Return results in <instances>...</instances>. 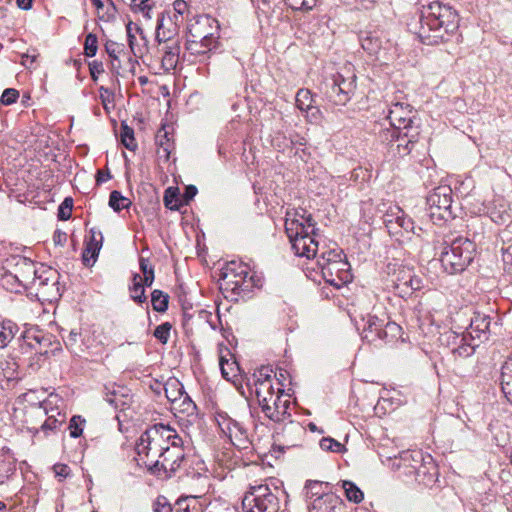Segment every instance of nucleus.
Segmentation results:
<instances>
[{
    "mask_svg": "<svg viewBox=\"0 0 512 512\" xmlns=\"http://www.w3.org/2000/svg\"><path fill=\"white\" fill-rule=\"evenodd\" d=\"M459 16L456 10L440 1L431 2L420 19L419 37L427 45L446 42L458 30Z\"/></svg>",
    "mask_w": 512,
    "mask_h": 512,
    "instance_id": "obj_1",
    "label": "nucleus"
},
{
    "mask_svg": "<svg viewBox=\"0 0 512 512\" xmlns=\"http://www.w3.org/2000/svg\"><path fill=\"white\" fill-rule=\"evenodd\" d=\"M387 118L393 130L384 134L385 140H388L390 135L391 141L396 139L398 142V149L403 146L409 153L419 136V126L414 125L415 115L411 105L407 102H393L389 107Z\"/></svg>",
    "mask_w": 512,
    "mask_h": 512,
    "instance_id": "obj_2",
    "label": "nucleus"
},
{
    "mask_svg": "<svg viewBox=\"0 0 512 512\" xmlns=\"http://www.w3.org/2000/svg\"><path fill=\"white\" fill-rule=\"evenodd\" d=\"M314 226L311 215L306 218L301 216V220L286 218L285 231L297 256L307 259L316 257L318 242L312 236L315 235Z\"/></svg>",
    "mask_w": 512,
    "mask_h": 512,
    "instance_id": "obj_3",
    "label": "nucleus"
},
{
    "mask_svg": "<svg viewBox=\"0 0 512 512\" xmlns=\"http://www.w3.org/2000/svg\"><path fill=\"white\" fill-rule=\"evenodd\" d=\"M220 279L222 289L240 297L248 296L259 281L247 264L235 260L222 268Z\"/></svg>",
    "mask_w": 512,
    "mask_h": 512,
    "instance_id": "obj_4",
    "label": "nucleus"
},
{
    "mask_svg": "<svg viewBox=\"0 0 512 512\" xmlns=\"http://www.w3.org/2000/svg\"><path fill=\"white\" fill-rule=\"evenodd\" d=\"M317 265L326 283L341 288L351 282L350 264L339 249H328L317 258Z\"/></svg>",
    "mask_w": 512,
    "mask_h": 512,
    "instance_id": "obj_5",
    "label": "nucleus"
},
{
    "mask_svg": "<svg viewBox=\"0 0 512 512\" xmlns=\"http://www.w3.org/2000/svg\"><path fill=\"white\" fill-rule=\"evenodd\" d=\"M475 251V243L470 239L455 238L441 252L440 262L444 271L450 275L463 272L472 262Z\"/></svg>",
    "mask_w": 512,
    "mask_h": 512,
    "instance_id": "obj_6",
    "label": "nucleus"
},
{
    "mask_svg": "<svg viewBox=\"0 0 512 512\" xmlns=\"http://www.w3.org/2000/svg\"><path fill=\"white\" fill-rule=\"evenodd\" d=\"M453 192L449 185L435 187L426 197L428 212L426 215L434 223L453 219L456 215L452 207Z\"/></svg>",
    "mask_w": 512,
    "mask_h": 512,
    "instance_id": "obj_7",
    "label": "nucleus"
},
{
    "mask_svg": "<svg viewBox=\"0 0 512 512\" xmlns=\"http://www.w3.org/2000/svg\"><path fill=\"white\" fill-rule=\"evenodd\" d=\"M160 423L147 428L136 442L135 450L139 460L149 470L157 465V458L161 455L162 436L159 433Z\"/></svg>",
    "mask_w": 512,
    "mask_h": 512,
    "instance_id": "obj_8",
    "label": "nucleus"
},
{
    "mask_svg": "<svg viewBox=\"0 0 512 512\" xmlns=\"http://www.w3.org/2000/svg\"><path fill=\"white\" fill-rule=\"evenodd\" d=\"M356 89V75L347 70L344 73H336L324 84V94L329 102L334 105H346Z\"/></svg>",
    "mask_w": 512,
    "mask_h": 512,
    "instance_id": "obj_9",
    "label": "nucleus"
},
{
    "mask_svg": "<svg viewBox=\"0 0 512 512\" xmlns=\"http://www.w3.org/2000/svg\"><path fill=\"white\" fill-rule=\"evenodd\" d=\"M243 512H279V498L267 485L251 487L242 499Z\"/></svg>",
    "mask_w": 512,
    "mask_h": 512,
    "instance_id": "obj_10",
    "label": "nucleus"
},
{
    "mask_svg": "<svg viewBox=\"0 0 512 512\" xmlns=\"http://www.w3.org/2000/svg\"><path fill=\"white\" fill-rule=\"evenodd\" d=\"M215 420L222 433L230 439L234 446L240 449L248 447L250 443L248 430L241 422L233 419L225 411H217Z\"/></svg>",
    "mask_w": 512,
    "mask_h": 512,
    "instance_id": "obj_11",
    "label": "nucleus"
},
{
    "mask_svg": "<svg viewBox=\"0 0 512 512\" xmlns=\"http://www.w3.org/2000/svg\"><path fill=\"white\" fill-rule=\"evenodd\" d=\"M185 461V451L182 445H173L170 449L162 452L157 458V465L151 466L149 472L159 477H172Z\"/></svg>",
    "mask_w": 512,
    "mask_h": 512,
    "instance_id": "obj_12",
    "label": "nucleus"
},
{
    "mask_svg": "<svg viewBox=\"0 0 512 512\" xmlns=\"http://www.w3.org/2000/svg\"><path fill=\"white\" fill-rule=\"evenodd\" d=\"M277 385L275 393L258 403L264 415L273 422L284 421L287 416H290L288 413L290 407L289 395H285L286 398L284 399L283 385L280 383H277Z\"/></svg>",
    "mask_w": 512,
    "mask_h": 512,
    "instance_id": "obj_13",
    "label": "nucleus"
},
{
    "mask_svg": "<svg viewBox=\"0 0 512 512\" xmlns=\"http://www.w3.org/2000/svg\"><path fill=\"white\" fill-rule=\"evenodd\" d=\"M4 265L26 288H28L29 285L36 284V276L39 270L36 269L35 263L32 260L19 255H13L6 259Z\"/></svg>",
    "mask_w": 512,
    "mask_h": 512,
    "instance_id": "obj_14",
    "label": "nucleus"
},
{
    "mask_svg": "<svg viewBox=\"0 0 512 512\" xmlns=\"http://www.w3.org/2000/svg\"><path fill=\"white\" fill-rule=\"evenodd\" d=\"M391 282L395 294L401 298H406L421 288V279L418 278L411 269L405 267H401L395 271Z\"/></svg>",
    "mask_w": 512,
    "mask_h": 512,
    "instance_id": "obj_15",
    "label": "nucleus"
},
{
    "mask_svg": "<svg viewBox=\"0 0 512 512\" xmlns=\"http://www.w3.org/2000/svg\"><path fill=\"white\" fill-rule=\"evenodd\" d=\"M276 376L273 369L269 366H263L257 369L253 375L251 380L252 385L254 387L253 391L256 395L258 403L260 400H265L271 394L277 391V388H274L273 377Z\"/></svg>",
    "mask_w": 512,
    "mask_h": 512,
    "instance_id": "obj_16",
    "label": "nucleus"
},
{
    "mask_svg": "<svg viewBox=\"0 0 512 512\" xmlns=\"http://www.w3.org/2000/svg\"><path fill=\"white\" fill-rule=\"evenodd\" d=\"M37 293L45 300L52 302L60 297L57 272L51 268L42 267L37 273Z\"/></svg>",
    "mask_w": 512,
    "mask_h": 512,
    "instance_id": "obj_17",
    "label": "nucleus"
},
{
    "mask_svg": "<svg viewBox=\"0 0 512 512\" xmlns=\"http://www.w3.org/2000/svg\"><path fill=\"white\" fill-rule=\"evenodd\" d=\"M178 35V16L173 19L171 10L160 14L157 19V27L155 40L157 44L179 43L176 36Z\"/></svg>",
    "mask_w": 512,
    "mask_h": 512,
    "instance_id": "obj_18",
    "label": "nucleus"
},
{
    "mask_svg": "<svg viewBox=\"0 0 512 512\" xmlns=\"http://www.w3.org/2000/svg\"><path fill=\"white\" fill-rule=\"evenodd\" d=\"M188 35L195 39L204 40L216 37V41H219V23L218 21L209 16L204 15L198 17L194 23L190 24L188 29Z\"/></svg>",
    "mask_w": 512,
    "mask_h": 512,
    "instance_id": "obj_19",
    "label": "nucleus"
},
{
    "mask_svg": "<svg viewBox=\"0 0 512 512\" xmlns=\"http://www.w3.org/2000/svg\"><path fill=\"white\" fill-rule=\"evenodd\" d=\"M56 417L54 414H48L47 407L45 403H41L39 406L32 407L30 411L27 412L26 422L29 423L33 419L41 421L40 429L44 432L53 431L58 428L65 420V415H62L60 412H57Z\"/></svg>",
    "mask_w": 512,
    "mask_h": 512,
    "instance_id": "obj_20",
    "label": "nucleus"
},
{
    "mask_svg": "<svg viewBox=\"0 0 512 512\" xmlns=\"http://www.w3.org/2000/svg\"><path fill=\"white\" fill-rule=\"evenodd\" d=\"M219 46L220 41H216L215 36L199 40L188 35L185 43V48L189 54L200 57V62H206L210 58V55L217 50Z\"/></svg>",
    "mask_w": 512,
    "mask_h": 512,
    "instance_id": "obj_21",
    "label": "nucleus"
},
{
    "mask_svg": "<svg viewBox=\"0 0 512 512\" xmlns=\"http://www.w3.org/2000/svg\"><path fill=\"white\" fill-rule=\"evenodd\" d=\"M179 53V43L157 44L154 51V57L158 62H160L163 71L169 72L177 67Z\"/></svg>",
    "mask_w": 512,
    "mask_h": 512,
    "instance_id": "obj_22",
    "label": "nucleus"
},
{
    "mask_svg": "<svg viewBox=\"0 0 512 512\" xmlns=\"http://www.w3.org/2000/svg\"><path fill=\"white\" fill-rule=\"evenodd\" d=\"M490 317L481 314L479 312L474 313V316L471 318L470 325L467 329V336L475 341L476 339L482 341V339H487V333L490 327Z\"/></svg>",
    "mask_w": 512,
    "mask_h": 512,
    "instance_id": "obj_23",
    "label": "nucleus"
},
{
    "mask_svg": "<svg viewBox=\"0 0 512 512\" xmlns=\"http://www.w3.org/2000/svg\"><path fill=\"white\" fill-rule=\"evenodd\" d=\"M50 344V337L40 331H27L23 335L22 349L28 347L36 354H47V347Z\"/></svg>",
    "mask_w": 512,
    "mask_h": 512,
    "instance_id": "obj_24",
    "label": "nucleus"
},
{
    "mask_svg": "<svg viewBox=\"0 0 512 512\" xmlns=\"http://www.w3.org/2000/svg\"><path fill=\"white\" fill-rule=\"evenodd\" d=\"M343 506L342 499L331 491L323 497L315 498L312 502V509L315 512H341Z\"/></svg>",
    "mask_w": 512,
    "mask_h": 512,
    "instance_id": "obj_25",
    "label": "nucleus"
},
{
    "mask_svg": "<svg viewBox=\"0 0 512 512\" xmlns=\"http://www.w3.org/2000/svg\"><path fill=\"white\" fill-rule=\"evenodd\" d=\"M160 435L162 436L161 443V452H165L166 450L173 447V445H182L183 440L177 433V431L169 425H164L160 423Z\"/></svg>",
    "mask_w": 512,
    "mask_h": 512,
    "instance_id": "obj_26",
    "label": "nucleus"
},
{
    "mask_svg": "<svg viewBox=\"0 0 512 512\" xmlns=\"http://www.w3.org/2000/svg\"><path fill=\"white\" fill-rule=\"evenodd\" d=\"M4 273L1 275L0 284L1 286L12 293H21L26 289L25 285L16 279L15 275L3 266Z\"/></svg>",
    "mask_w": 512,
    "mask_h": 512,
    "instance_id": "obj_27",
    "label": "nucleus"
},
{
    "mask_svg": "<svg viewBox=\"0 0 512 512\" xmlns=\"http://www.w3.org/2000/svg\"><path fill=\"white\" fill-rule=\"evenodd\" d=\"M64 343L66 347L75 355H79L84 352L87 346L84 344L82 335L77 329L69 331L68 335L64 337Z\"/></svg>",
    "mask_w": 512,
    "mask_h": 512,
    "instance_id": "obj_28",
    "label": "nucleus"
},
{
    "mask_svg": "<svg viewBox=\"0 0 512 512\" xmlns=\"http://www.w3.org/2000/svg\"><path fill=\"white\" fill-rule=\"evenodd\" d=\"M155 140L158 146L157 153L165 159H169L173 143L171 142L169 133L164 126L158 130Z\"/></svg>",
    "mask_w": 512,
    "mask_h": 512,
    "instance_id": "obj_29",
    "label": "nucleus"
},
{
    "mask_svg": "<svg viewBox=\"0 0 512 512\" xmlns=\"http://www.w3.org/2000/svg\"><path fill=\"white\" fill-rule=\"evenodd\" d=\"M306 496L310 499L323 497L330 492V484L316 480H308L305 484Z\"/></svg>",
    "mask_w": 512,
    "mask_h": 512,
    "instance_id": "obj_30",
    "label": "nucleus"
},
{
    "mask_svg": "<svg viewBox=\"0 0 512 512\" xmlns=\"http://www.w3.org/2000/svg\"><path fill=\"white\" fill-rule=\"evenodd\" d=\"M18 332V326L11 320L0 322V348H5Z\"/></svg>",
    "mask_w": 512,
    "mask_h": 512,
    "instance_id": "obj_31",
    "label": "nucleus"
},
{
    "mask_svg": "<svg viewBox=\"0 0 512 512\" xmlns=\"http://www.w3.org/2000/svg\"><path fill=\"white\" fill-rule=\"evenodd\" d=\"M105 401L113 406L115 409H119L126 404L124 394L121 392L123 388L112 386L111 388L105 387Z\"/></svg>",
    "mask_w": 512,
    "mask_h": 512,
    "instance_id": "obj_32",
    "label": "nucleus"
},
{
    "mask_svg": "<svg viewBox=\"0 0 512 512\" xmlns=\"http://www.w3.org/2000/svg\"><path fill=\"white\" fill-rule=\"evenodd\" d=\"M386 317H379L377 315H368L366 324L364 327V332L373 334L372 340L380 338V332L385 324Z\"/></svg>",
    "mask_w": 512,
    "mask_h": 512,
    "instance_id": "obj_33",
    "label": "nucleus"
},
{
    "mask_svg": "<svg viewBox=\"0 0 512 512\" xmlns=\"http://www.w3.org/2000/svg\"><path fill=\"white\" fill-rule=\"evenodd\" d=\"M401 326H399L397 323L392 322L388 319V317L385 318V324L382 328V331L380 332V340L391 342L394 339H397L401 334Z\"/></svg>",
    "mask_w": 512,
    "mask_h": 512,
    "instance_id": "obj_34",
    "label": "nucleus"
},
{
    "mask_svg": "<svg viewBox=\"0 0 512 512\" xmlns=\"http://www.w3.org/2000/svg\"><path fill=\"white\" fill-rule=\"evenodd\" d=\"M219 365L222 376L227 380L236 377L239 372V365L234 359H226L224 356H221Z\"/></svg>",
    "mask_w": 512,
    "mask_h": 512,
    "instance_id": "obj_35",
    "label": "nucleus"
},
{
    "mask_svg": "<svg viewBox=\"0 0 512 512\" xmlns=\"http://www.w3.org/2000/svg\"><path fill=\"white\" fill-rule=\"evenodd\" d=\"M342 488L345 491L346 498L353 503H360L364 499V494L359 487L348 480L342 481Z\"/></svg>",
    "mask_w": 512,
    "mask_h": 512,
    "instance_id": "obj_36",
    "label": "nucleus"
},
{
    "mask_svg": "<svg viewBox=\"0 0 512 512\" xmlns=\"http://www.w3.org/2000/svg\"><path fill=\"white\" fill-rule=\"evenodd\" d=\"M169 296L161 290H154L151 293V304L155 311L165 312L168 309Z\"/></svg>",
    "mask_w": 512,
    "mask_h": 512,
    "instance_id": "obj_37",
    "label": "nucleus"
},
{
    "mask_svg": "<svg viewBox=\"0 0 512 512\" xmlns=\"http://www.w3.org/2000/svg\"><path fill=\"white\" fill-rule=\"evenodd\" d=\"M467 337L466 333L459 334L454 331H448L441 336V341L451 349V352H454L455 346L457 347L462 342H465Z\"/></svg>",
    "mask_w": 512,
    "mask_h": 512,
    "instance_id": "obj_38",
    "label": "nucleus"
},
{
    "mask_svg": "<svg viewBox=\"0 0 512 512\" xmlns=\"http://www.w3.org/2000/svg\"><path fill=\"white\" fill-rule=\"evenodd\" d=\"M183 392V386L177 380L168 382L165 386V395L172 404H177L181 400Z\"/></svg>",
    "mask_w": 512,
    "mask_h": 512,
    "instance_id": "obj_39",
    "label": "nucleus"
},
{
    "mask_svg": "<svg viewBox=\"0 0 512 512\" xmlns=\"http://www.w3.org/2000/svg\"><path fill=\"white\" fill-rule=\"evenodd\" d=\"M131 205V201L124 197L121 192L114 190L109 196V206L115 211L120 212L123 209L128 208Z\"/></svg>",
    "mask_w": 512,
    "mask_h": 512,
    "instance_id": "obj_40",
    "label": "nucleus"
},
{
    "mask_svg": "<svg viewBox=\"0 0 512 512\" xmlns=\"http://www.w3.org/2000/svg\"><path fill=\"white\" fill-rule=\"evenodd\" d=\"M139 268L141 272L143 273V282L146 285V287H151L154 279V267L150 264V261L148 258L140 257L139 259Z\"/></svg>",
    "mask_w": 512,
    "mask_h": 512,
    "instance_id": "obj_41",
    "label": "nucleus"
},
{
    "mask_svg": "<svg viewBox=\"0 0 512 512\" xmlns=\"http://www.w3.org/2000/svg\"><path fill=\"white\" fill-rule=\"evenodd\" d=\"M173 512H199L195 497L178 499L173 505Z\"/></svg>",
    "mask_w": 512,
    "mask_h": 512,
    "instance_id": "obj_42",
    "label": "nucleus"
},
{
    "mask_svg": "<svg viewBox=\"0 0 512 512\" xmlns=\"http://www.w3.org/2000/svg\"><path fill=\"white\" fill-rule=\"evenodd\" d=\"M296 106L299 110L304 111L313 105V96L309 89H299L296 94Z\"/></svg>",
    "mask_w": 512,
    "mask_h": 512,
    "instance_id": "obj_43",
    "label": "nucleus"
},
{
    "mask_svg": "<svg viewBox=\"0 0 512 512\" xmlns=\"http://www.w3.org/2000/svg\"><path fill=\"white\" fill-rule=\"evenodd\" d=\"M121 142L129 149L134 151L137 148V143L134 138V130L124 122L121 124Z\"/></svg>",
    "mask_w": 512,
    "mask_h": 512,
    "instance_id": "obj_44",
    "label": "nucleus"
},
{
    "mask_svg": "<svg viewBox=\"0 0 512 512\" xmlns=\"http://www.w3.org/2000/svg\"><path fill=\"white\" fill-rule=\"evenodd\" d=\"M361 46L369 54H376L381 48V40L371 34L361 38Z\"/></svg>",
    "mask_w": 512,
    "mask_h": 512,
    "instance_id": "obj_45",
    "label": "nucleus"
},
{
    "mask_svg": "<svg viewBox=\"0 0 512 512\" xmlns=\"http://www.w3.org/2000/svg\"><path fill=\"white\" fill-rule=\"evenodd\" d=\"M476 346H478V344L467 337L465 342H462L457 347L455 346L454 352L452 353L458 357L466 358L474 353Z\"/></svg>",
    "mask_w": 512,
    "mask_h": 512,
    "instance_id": "obj_46",
    "label": "nucleus"
},
{
    "mask_svg": "<svg viewBox=\"0 0 512 512\" xmlns=\"http://www.w3.org/2000/svg\"><path fill=\"white\" fill-rule=\"evenodd\" d=\"M174 409H178L180 412L185 413L187 415L193 414L196 410V405L189 397V395L184 391L181 395V400L177 404H173Z\"/></svg>",
    "mask_w": 512,
    "mask_h": 512,
    "instance_id": "obj_47",
    "label": "nucleus"
},
{
    "mask_svg": "<svg viewBox=\"0 0 512 512\" xmlns=\"http://www.w3.org/2000/svg\"><path fill=\"white\" fill-rule=\"evenodd\" d=\"M145 284H131L129 286V292L131 299L137 304H143L147 302V296L145 294Z\"/></svg>",
    "mask_w": 512,
    "mask_h": 512,
    "instance_id": "obj_48",
    "label": "nucleus"
},
{
    "mask_svg": "<svg viewBox=\"0 0 512 512\" xmlns=\"http://www.w3.org/2000/svg\"><path fill=\"white\" fill-rule=\"evenodd\" d=\"M152 0H132L131 8L134 12H141L144 17L151 18V11L153 8Z\"/></svg>",
    "mask_w": 512,
    "mask_h": 512,
    "instance_id": "obj_49",
    "label": "nucleus"
},
{
    "mask_svg": "<svg viewBox=\"0 0 512 512\" xmlns=\"http://www.w3.org/2000/svg\"><path fill=\"white\" fill-rule=\"evenodd\" d=\"M400 458L405 465L414 468L417 474L420 472V468L417 469L416 465L413 464L419 463L422 460V453L420 451H404L401 453Z\"/></svg>",
    "mask_w": 512,
    "mask_h": 512,
    "instance_id": "obj_50",
    "label": "nucleus"
},
{
    "mask_svg": "<svg viewBox=\"0 0 512 512\" xmlns=\"http://www.w3.org/2000/svg\"><path fill=\"white\" fill-rule=\"evenodd\" d=\"M100 249L99 247H94L86 243L82 253V260L85 266H92L96 262Z\"/></svg>",
    "mask_w": 512,
    "mask_h": 512,
    "instance_id": "obj_51",
    "label": "nucleus"
},
{
    "mask_svg": "<svg viewBox=\"0 0 512 512\" xmlns=\"http://www.w3.org/2000/svg\"><path fill=\"white\" fill-rule=\"evenodd\" d=\"M164 205L167 209L178 210L179 209V198L176 189L168 188L164 193Z\"/></svg>",
    "mask_w": 512,
    "mask_h": 512,
    "instance_id": "obj_52",
    "label": "nucleus"
},
{
    "mask_svg": "<svg viewBox=\"0 0 512 512\" xmlns=\"http://www.w3.org/2000/svg\"><path fill=\"white\" fill-rule=\"evenodd\" d=\"M320 447L324 451L340 453L345 450L343 444L331 437H324L320 440Z\"/></svg>",
    "mask_w": 512,
    "mask_h": 512,
    "instance_id": "obj_53",
    "label": "nucleus"
},
{
    "mask_svg": "<svg viewBox=\"0 0 512 512\" xmlns=\"http://www.w3.org/2000/svg\"><path fill=\"white\" fill-rule=\"evenodd\" d=\"M396 223L401 227L403 228L405 231L407 232H412L413 234L417 235V236H420V233L422 231V228L421 227H416L414 225V221L405 216V215H402V216H397L396 217Z\"/></svg>",
    "mask_w": 512,
    "mask_h": 512,
    "instance_id": "obj_54",
    "label": "nucleus"
},
{
    "mask_svg": "<svg viewBox=\"0 0 512 512\" xmlns=\"http://www.w3.org/2000/svg\"><path fill=\"white\" fill-rule=\"evenodd\" d=\"M171 328L172 326L169 322L162 323L155 328L153 335L162 344H166L170 337Z\"/></svg>",
    "mask_w": 512,
    "mask_h": 512,
    "instance_id": "obj_55",
    "label": "nucleus"
},
{
    "mask_svg": "<svg viewBox=\"0 0 512 512\" xmlns=\"http://www.w3.org/2000/svg\"><path fill=\"white\" fill-rule=\"evenodd\" d=\"M85 420L81 416H73L69 423V434L72 438L79 437L83 432V424Z\"/></svg>",
    "mask_w": 512,
    "mask_h": 512,
    "instance_id": "obj_56",
    "label": "nucleus"
},
{
    "mask_svg": "<svg viewBox=\"0 0 512 512\" xmlns=\"http://www.w3.org/2000/svg\"><path fill=\"white\" fill-rule=\"evenodd\" d=\"M98 49V40L97 36L93 33H89L84 42V51L85 55L88 57H93L96 55Z\"/></svg>",
    "mask_w": 512,
    "mask_h": 512,
    "instance_id": "obj_57",
    "label": "nucleus"
},
{
    "mask_svg": "<svg viewBox=\"0 0 512 512\" xmlns=\"http://www.w3.org/2000/svg\"><path fill=\"white\" fill-rule=\"evenodd\" d=\"M72 208L73 199L71 197L65 198L58 208V218L63 221L70 219L72 215Z\"/></svg>",
    "mask_w": 512,
    "mask_h": 512,
    "instance_id": "obj_58",
    "label": "nucleus"
},
{
    "mask_svg": "<svg viewBox=\"0 0 512 512\" xmlns=\"http://www.w3.org/2000/svg\"><path fill=\"white\" fill-rule=\"evenodd\" d=\"M286 3L293 10H311L316 0H286Z\"/></svg>",
    "mask_w": 512,
    "mask_h": 512,
    "instance_id": "obj_59",
    "label": "nucleus"
},
{
    "mask_svg": "<svg viewBox=\"0 0 512 512\" xmlns=\"http://www.w3.org/2000/svg\"><path fill=\"white\" fill-rule=\"evenodd\" d=\"M502 261L505 273L512 276V244L502 248Z\"/></svg>",
    "mask_w": 512,
    "mask_h": 512,
    "instance_id": "obj_60",
    "label": "nucleus"
},
{
    "mask_svg": "<svg viewBox=\"0 0 512 512\" xmlns=\"http://www.w3.org/2000/svg\"><path fill=\"white\" fill-rule=\"evenodd\" d=\"M173 506H171L168 499L164 496H158L153 502L154 512H173Z\"/></svg>",
    "mask_w": 512,
    "mask_h": 512,
    "instance_id": "obj_61",
    "label": "nucleus"
},
{
    "mask_svg": "<svg viewBox=\"0 0 512 512\" xmlns=\"http://www.w3.org/2000/svg\"><path fill=\"white\" fill-rule=\"evenodd\" d=\"M127 36L129 47L135 57H142L143 48L136 44V37L131 33V23L127 25Z\"/></svg>",
    "mask_w": 512,
    "mask_h": 512,
    "instance_id": "obj_62",
    "label": "nucleus"
},
{
    "mask_svg": "<svg viewBox=\"0 0 512 512\" xmlns=\"http://www.w3.org/2000/svg\"><path fill=\"white\" fill-rule=\"evenodd\" d=\"M19 98V91L14 88H7L3 91L1 96V102L4 105H11Z\"/></svg>",
    "mask_w": 512,
    "mask_h": 512,
    "instance_id": "obj_63",
    "label": "nucleus"
},
{
    "mask_svg": "<svg viewBox=\"0 0 512 512\" xmlns=\"http://www.w3.org/2000/svg\"><path fill=\"white\" fill-rule=\"evenodd\" d=\"M188 11V4L184 0H175L173 3V10L171 11V15L173 19H176L178 16V21L180 18Z\"/></svg>",
    "mask_w": 512,
    "mask_h": 512,
    "instance_id": "obj_64",
    "label": "nucleus"
}]
</instances>
